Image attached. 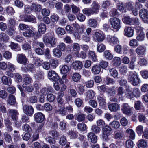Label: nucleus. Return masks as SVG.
I'll return each instance as SVG.
<instances>
[{"label":"nucleus","instance_id":"nucleus-1","mask_svg":"<svg viewBox=\"0 0 148 148\" xmlns=\"http://www.w3.org/2000/svg\"><path fill=\"white\" fill-rule=\"evenodd\" d=\"M127 80L134 86H136L140 83V80L138 77L137 73L135 71L130 72L128 74Z\"/></svg>","mask_w":148,"mask_h":148},{"label":"nucleus","instance_id":"nucleus-2","mask_svg":"<svg viewBox=\"0 0 148 148\" xmlns=\"http://www.w3.org/2000/svg\"><path fill=\"white\" fill-rule=\"evenodd\" d=\"M126 91L127 93L126 94V97L130 99H132L134 97H138L140 96V92L138 88H134L133 92L129 89H127Z\"/></svg>","mask_w":148,"mask_h":148},{"label":"nucleus","instance_id":"nucleus-3","mask_svg":"<svg viewBox=\"0 0 148 148\" xmlns=\"http://www.w3.org/2000/svg\"><path fill=\"white\" fill-rule=\"evenodd\" d=\"M43 40L44 43L50 44L52 47H54L55 46L56 44L55 39L50 34H48L46 35H44Z\"/></svg>","mask_w":148,"mask_h":148},{"label":"nucleus","instance_id":"nucleus-4","mask_svg":"<svg viewBox=\"0 0 148 148\" xmlns=\"http://www.w3.org/2000/svg\"><path fill=\"white\" fill-rule=\"evenodd\" d=\"M110 24L113 28L119 30L121 27L120 20L118 18L112 17L109 20Z\"/></svg>","mask_w":148,"mask_h":148},{"label":"nucleus","instance_id":"nucleus-5","mask_svg":"<svg viewBox=\"0 0 148 148\" xmlns=\"http://www.w3.org/2000/svg\"><path fill=\"white\" fill-rule=\"evenodd\" d=\"M125 36L128 37H133L134 34V29L133 27L128 26L126 27L124 29L123 32Z\"/></svg>","mask_w":148,"mask_h":148},{"label":"nucleus","instance_id":"nucleus-6","mask_svg":"<svg viewBox=\"0 0 148 148\" xmlns=\"http://www.w3.org/2000/svg\"><path fill=\"white\" fill-rule=\"evenodd\" d=\"M121 107V110L123 113L127 115L131 114L132 108L131 107L128 103H124Z\"/></svg>","mask_w":148,"mask_h":148},{"label":"nucleus","instance_id":"nucleus-7","mask_svg":"<svg viewBox=\"0 0 148 148\" xmlns=\"http://www.w3.org/2000/svg\"><path fill=\"white\" fill-rule=\"evenodd\" d=\"M139 13L140 17L144 22L148 23V11L147 10L142 9L140 10Z\"/></svg>","mask_w":148,"mask_h":148},{"label":"nucleus","instance_id":"nucleus-8","mask_svg":"<svg viewBox=\"0 0 148 148\" xmlns=\"http://www.w3.org/2000/svg\"><path fill=\"white\" fill-rule=\"evenodd\" d=\"M16 58L18 62L24 65H25L28 62L27 59L24 54H18Z\"/></svg>","mask_w":148,"mask_h":148},{"label":"nucleus","instance_id":"nucleus-9","mask_svg":"<svg viewBox=\"0 0 148 148\" xmlns=\"http://www.w3.org/2000/svg\"><path fill=\"white\" fill-rule=\"evenodd\" d=\"M91 7L90 8L94 14H97L99 13L100 9V6L98 2L96 1H93Z\"/></svg>","mask_w":148,"mask_h":148},{"label":"nucleus","instance_id":"nucleus-10","mask_svg":"<svg viewBox=\"0 0 148 148\" xmlns=\"http://www.w3.org/2000/svg\"><path fill=\"white\" fill-rule=\"evenodd\" d=\"M48 75L49 78L51 80L56 81L59 79V76L57 73L53 71H49Z\"/></svg>","mask_w":148,"mask_h":148},{"label":"nucleus","instance_id":"nucleus-11","mask_svg":"<svg viewBox=\"0 0 148 148\" xmlns=\"http://www.w3.org/2000/svg\"><path fill=\"white\" fill-rule=\"evenodd\" d=\"M23 111L28 116H31L34 113V110L31 106H25L23 107Z\"/></svg>","mask_w":148,"mask_h":148},{"label":"nucleus","instance_id":"nucleus-12","mask_svg":"<svg viewBox=\"0 0 148 148\" xmlns=\"http://www.w3.org/2000/svg\"><path fill=\"white\" fill-rule=\"evenodd\" d=\"M107 40L110 44L112 45L117 44L119 42L117 37L115 36H109L107 37Z\"/></svg>","mask_w":148,"mask_h":148},{"label":"nucleus","instance_id":"nucleus-13","mask_svg":"<svg viewBox=\"0 0 148 148\" xmlns=\"http://www.w3.org/2000/svg\"><path fill=\"white\" fill-rule=\"evenodd\" d=\"M34 117L35 121L38 123L42 122L45 119V116L44 114L41 112H39L35 113Z\"/></svg>","mask_w":148,"mask_h":148},{"label":"nucleus","instance_id":"nucleus-14","mask_svg":"<svg viewBox=\"0 0 148 148\" xmlns=\"http://www.w3.org/2000/svg\"><path fill=\"white\" fill-rule=\"evenodd\" d=\"M21 18L22 21L25 22H32L33 23L36 22L35 17L33 16H21Z\"/></svg>","mask_w":148,"mask_h":148},{"label":"nucleus","instance_id":"nucleus-15","mask_svg":"<svg viewBox=\"0 0 148 148\" xmlns=\"http://www.w3.org/2000/svg\"><path fill=\"white\" fill-rule=\"evenodd\" d=\"M104 36L102 33L99 32H96L94 37L95 40L96 42H101L104 39Z\"/></svg>","mask_w":148,"mask_h":148},{"label":"nucleus","instance_id":"nucleus-16","mask_svg":"<svg viewBox=\"0 0 148 148\" xmlns=\"http://www.w3.org/2000/svg\"><path fill=\"white\" fill-rule=\"evenodd\" d=\"M109 110L111 112H116L120 108V105L116 103H112L108 106Z\"/></svg>","mask_w":148,"mask_h":148},{"label":"nucleus","instance_id":"nucleus-17","mask_svg":"<svg viewBox=\"0 0 148 148\" xmlns=\"http://www.w3.org/2000/svg\"><path fill=\"white\" fill-rule=\"evenodd\" d=\"M146 50V48L145 47L140 45L136 49V52L138 55L142 56L145 54Z\"/></svg>","mask_w":148,"mask_h":148},{"label":"nucleus","instance_id":"nucleus-18","mask_svg":"<svg viewBox=\"0 0 148 148\" xmlns=\"http://www.w3.org/2000/svg\"><path fill=\"white\" fill-rule=\"evenodd\" d=\"M97 99L100 106L102 107H105L106 103L104 95H100L97 96Z\"/></svg>","mask_w":148,"mask_h":148},{"label":"nucleus","instance_id":"nucleus-19","mask_svg":"<svg viewBox=\"0 0 148 148\" xmlns=\"http://www.w3.org/2000/svg\"><path fill=\"white\" fill-rule=\"evenodd\" d=\"M72 66L73 69L75 70H80L82 67L83 64L79 61H76L73 63Z\"/></svg>","mask_w":148,"mask_h":148},{"label":"nucleus","instance_id":"nucleus-20","mask_svg":"<svg viewBox=\"0 0 148 148\" xmlns=\"http://www.w3.org/2000/svg\"><path fill=\"white\" fill-rule=\"evenodd\" d=\"M97 18L96 19L90 18L89 19L88 21V26L91 27L96 28L97 26Z\"/></svg>","mask_w":148,"mask_h":148},{"label":"nucleus","instance_id":"nucleus-21","mask_svg":"<svg viewBox=\"0 0 148 148\" xmlns=\"http://www.w3.org/2000/svg\"><path fill=\"white\" fill-rule=\"evenodd\" d=\"M88 139L92 143H96L97 141V136L93 132H90L87 135Z\"/></svg>","mask_w":148,"mask_h":148},{"label":"nucleus","instance_id":"nucleus-22","mask_svg":"<svg viewBox=\"0 0 148 148\" xmlns=\"http://www.w3.org/2000/svg\"><path fill=\"white\" fill-rule=\"evenodd\" d=\"M30 29L29 27L23 33V35L26 37H31L33 36L34 33L33 31Z\"/></svg>","mask_w":148,"mask_h":148},{"label":"nucleus","instance_id":"nucleus-23","mask_svg":"<svg viewBox=\"0 0 148 148\" xmlns=\"http://www.w3.org/2000/svg\"><path fill=\"white\" fill-rule=\"evenodd\" d=\"M8 112L11 114L12 118L13 120H17L18 115V112L17 110L13 109H9Z\"/></svg>","mask_w":148,"mask_h":148},{"label":"nucleus","instance_id":"nucleus-24","mask_svg":"<svg viewBox=\"0 0 148 148\" xmlns=\"http://www.w3.org/2000/svg\"><path fill=\"white\" fill-rule=\"evenodd\" d=\"M2 83L5 85L10 86L12 83V80L10 78L8 77L5 75H4L1 78Z\"/></svg>","mask_w":148,"mask_h":148},{"label":"nucleus","instance_id":"nucleus-25","mask_svg":"<svg viewBox=\"0 0 148 148\" xmlns=\"http://www.w3.org/2000/svg\"><path fill=\"white\" fill-rule=\"evenodd\" d=\"M64 92L60 93L58 95L57 98V102L58 103V106L60 105L62 106L64 103V100L62 97L64 95Z\"/></svg>","mask_w":148,"mask_h":148},{"label":"nucleus","instance_id":"nucleus-26","mask_svg":"<svg viewBox=\"0 0 148 148\" xmlns=\"http://www.w3.org/2000/svg\"><path fill=\"white\" fill-rule=\"evenodd\" d=\"M38 29L39 33L44 34L46 31V26L44 23H40L38 25Z\"/></svg>","mask_w":148,"mask_h":148},{"label":"nucleus","instance_id":"nucleus-27","mask_svg":"<svg viewBox=\"0 0 148 148\" xmlns=\"http://www.w3.org/2000/svg\"><path fill=\"white\" fill-rule=\"evenodd\" d=\"M108 70L110 76L115 78H118V73L116 69L113 68H110Z\"/></svg>","mask_w":148,"mask_h":148},{"label":"nucleus","instance_id":"nucleus-28","mask_svg":"<svg viewBox=\"0 0 148 148\" xmlns=\"http://www.w3.org/2000/svg\"><path fill=\"white\" fill-rule=\"evenodd\" d=\"M101 71V68L100 66L98 65H95L93 66L91 69V71L92 73L95 74H99Z\"/></svg>","mask_w":148,"mask_h":148},{"label":"nucleus","instance_id":"nucleus-29","mask_svg":"<svg viewBox=\"0 0 148 148\" xmlns=\"http://www.w3.org/2000/svg\"><path fill=\"white\" fill-rule=\"evenodd\" d=\"M53 56L55 57L59 58L62 55L61 51L58 49L54 48L52 51Z\"/></svg>","mask_w":148,"mask_h":148},{"label":"nucleus","instance_id":"nucleus-30","mask_svg":"<svg viewBox=\"0 0 148 148\" xmlns=\"http://www.w3.org/2000/svg\"><path fill=\"white\" fill-rule=\"evenodd\" d=\"M56 112L62 115H65L66 114V111L65 107L62 106H60L59 109H57L56 110Z\"/></svg>","mask_w":148,"mask_h":148},{"label":"nucleus","instance_id":"nucleus-31","mask_svg":"<svg viewBox=\"0 0 148 148\" xmlns=\"http://www.w3.org/2000/svg\"><path fill=\"white\" fill-rule=\"evenodd\" d=\"M109 125L112 127L115 130L118 129L120 126L119 122L116 121H114L112 122H110Z\"/></svg>","mask_w":148,"mask_h":148},{"label":"nucleus","instance_id":"nucleus-32","mask_svg":"<svg viewBox=\"0 0 148 148\" xmlns=\"http://www.w3.org/2000/svg\"><path fill=\"white\" fill-rule=\"evenodd\" d=\"M31 6L32 11L34 12H39L42 8L41 5L38 4H33Z\"/></svg>","mask_w":148,"mask_h":148},{"label":"nucleus","instance_id":"nucleus-33","mask_svg":"<svg viewBox=\"0 0 148 148\" xmlns=\"http://www.w3.org/2000/svg\"><path fill=\"white\" fill-rule=\"evenodd\" d=\"M76 119L79 122L84 121L85 119V115L82 113L77 114L75 117Z\"/></svg>","mask_w":148,"mask_h":148},{"label":"nucleus","instance_id":"nucleus-34","mask_svg":"<svg viewBox=\"0 0 148 148\" xmlns=\"http://www.w3.org/2000/svg\"><path fill=\"white\" fill-rule=\"evenodd\" d=\"M145 35L143 32H140L138 33L136 37V39L137 40L139 41H142L144 40Z\"/></svg>","mask_w":148,"mask_h":148},{"label":"nucleus","instance_id":"nucleus-35","mask_svg":"<svg viewBox=\"0 0 148 148\" xmlns=\"http://www.w3.org/2000/svg\"><path fill=\"white\" fill-rule=\"evenodd\" d=\"M32 79L30 75L28 74H26L23 76V81L25 83L29 84L32 82Z\"/></svg>","mask_w":148,"mask_h":148},{"label":"nucleus","instance_id":"nucleus-36","mask_svg":"<svg viewBox=\"0 0 148 148\" xmlns=\"http://www.w3.org/2000/svg\"><path fill=\"white\" fill-rule=\"evenodd\" d=\"M95 95V93L91 90L87 91L86 94V96L88 99H93Z\"/></svg>","mask_w":148,"mask_h":148},{"label":"nucleus","instance_id":"nucleus-37","mask_svg":"<svg viewBox=\"0 0 148 148\" xmlns=\"http://www.w3.org/2000/svg\"><path fill=\"white\" fill-rule=\"evenodd\" d=\"M132 18H130L129 16H126L122 18L123 22L126 24H133L132 21Z\"/></svg>","mask_w":148,"mask_h":148},{"label":"nucleus","instance_id":"nucleus-38","mask_svg":"<svg viewBox=\"0 0 148 148\" xmlns=\"http://www.w3.org/2000/svg\"><path fill=\"white\" fill-rule=\"evenodd\" d=\"M126 132L128 134L129 138L133 140L135 139V133L132 130L128 129L126 130Z\"/></svg>","mask_w":148,"mask_h":148},{"label":"nucleus","instance_id":"nucleus-39","mask_svg":"<svg viewBox=\"0 0 148 148\" xmlns=\"http://www.w3.org/2000/svg\"><path fill=\"white\" fill-rule=\"evenodd\" d=\"M70 69L69 67L67 65H64L62 66L60 68V71L63 74H65L69 71Z\"/></svg>","mask_w":148,"mask_h":148},{"label":"nucleus","instance_id":"nucleus-40","mask_svg":"<svg viewBox=\"0 0 148 148\" xmlns=\"http://www.w3.org/2000/svg\"><path fill=\"white\" fill-rule=\"evenodd\" d=\"M8 102L10 105H13L16 102V99L14 96L10 95L8 100Z\"/></svg>","mask_w":148,"mask_h":148},{"label":"nucleus","instance_id":"nucleus-41","mask_svg":"<svg viewBox=\"0 0 148 148\" xmlns=\"http://www.w3.org/2000/svg\"><path fill=\"white\" fill-rule=\"evenodd\" d=\"M89 58L93 62H96L97 60V58L94 52L92 51H89L88 53Z\"/></svg>","mask_w":148,"mask_h":148},{"label":"nucleus","instance_id":"nucleus-42","mask_svg":"<svg viewBox=\"0 0 148 148\" xmlns=\"http://www.w3.org/2000/svg\"><path fill=\"white\" fill-rule=\"evenodd\" d=\"M106 48L105 45L102 43L98 44L97 45V50L99 52H102Z\"/></svg>","mask_w":148,"mask_h":148},{"label":"nucleus","instance_id":"nucleus-43","mask_svg":"<svg viewBox=\"0 0 148 148\" xmlns=\"http://www.w3.org/2000/svg\"><path fill=\"white\" fill-rule=\"evenodd\" d=\"M9 39L8 36L5 33L0 34V40L1 41L5 42H7Z\"/></svg>","mask_w":148,"mask_h":148},{"label":"nucleus","instance_id":"nucleus-44","mask_svg":"<svg viewBox=\"0 0 148 148\" xmlns=\"http://www.w3.org/2000/svg\"><path fill=\"white\" fill-rule=\"evenodd\" d=\"M104 56L106 59L109 60L112 59L113 57V55L111 53L110 51L109 50L105 51L104 52Z\"/></svg>","mask_w":148,"mask_h":148},{"label":"nucleus","instance_id":"nucleus-45","mask_svg":"<svg viewBox=\"0 0 148 148\" xmlns=\"http://www.w3.org/2000/svg\"><path fill=\"white\" fill-rule=\"evenodd\" d=\"M73 51L74 52H75V53L76 55L77 54V53L79 52V51L80 49V47L79 44L77 43L73 44Z\"/></svg>","mask_w":148,"mask_h":148},{"label":"nucleus","instance_id":"nucleus-46","mask_svg":"<svg viewBox=\"0 0 148 148\" xmlns=\"http://www.w3.org/2000/svg\"><path fill=\"white\" fill-rule=\"evenodd\" d=\"M83 13L88 16H90L92 14H94L92 10L90 8H85L83 10Z\"/></svg>","mask_w":148,"mask_h":148},{"label":"nucleus","instance_id":"nucleus-47","mask_svg":"<svg viewBox=\"0 0 148 148\" xmlns=\"http://www.w3.org/2000/svg\"><path fill=\"white\" fill-rule=\"evenodd\" d=\"M123 136V134L120 132L116 131L114 134V138L115 139L119 140L121 139Z\"/></svg>","mask_w":148,"mask_h":148},{"label":"nucleus","instance_id":"nucleus-48","mask_svg":"<svg viewBox=\"0 0 148 148\" xmlns=\"http://www.w3.org/2000/svg\"><path fill=\"white\" fill-rule=\"evenodd\" d=\"M77 126L78 129L81 131H84L87 129L86 125L83 123H78Z\"/></svg>","mask_w":148,"mask_h":148},{"label":"nucleus","instance_id":"nucleus-49","mask_svg":"<svg viewBox=\"0 0 148 148\" xmlns=\"http://www.w3.org/2000/svg\"><path fill=\"white\" fill-rule=\"evenodd\" d=\"M9 46L11 49L16 51H18L20 50V48L17 44H15L13 42H11Z\"/></svg>","mask_w":148,"mask_h":148},{"label":"nucleus","instance_id":"nucleus-50","mask_svg":"<svg viewBox=\"0 0 148 148\" xmlns=\"http://www.w3.org/2000/svg\"><path fill=\"white\" fill-rule=\"evenodd\" d=\"M112 130V128L108 125L105 126L102 129V133H104L108 134H110V132Z\"/></svg>","mask_w":148,"mask_h":148},{"label":"nucleus","instance_id":"nucleus-51","mask_svg":"<svg viewBox=\"0 0 148 148\" xmlns=\"http://www.w3.org/2000/svg\"><path fill=\"white\" fill-rule=\"evenodd\" d=\"M49 134L54 138H57L60 136L59 132L56 130H52L49 131Z\"/></svg>","mask_w":148,"mask_h":148},{"label":"nucleus","instance_id":"nucleus-52","mask_svg":"<svg viewBox=\"0 0 148 148\" xmlns=\"http://www.w3.org/2000/svg\"><path fill=\"white\" fill-rule=\"evenodd\" d=\"M50 64L54 68H55L58 64V62L57 60L52 58L50 60Z\"/></svg>","mask_w":148,"mask_h":148},{"label":"nucleus","instance_id":"nucleus-53","mask_svg":"<svg viewBox=\"0 0 148 148\" xmlns=\"http://www.w3.org/2000/svg\"><path fill=\"white\" fill-rule=\"evenodd\" d=\"M34 63L36 66H40L42 63L43 60L38 57L35 58L34 60Z\"/></svg>","mask_w":148,"mask_h":148},{"label":"nucleus","instance_id":"nucleus-54","mask_svg":"<svg viewBox=\"0 0 148 148\" xmlns=\"http://www.w3.org/2000/svg\"><path fill=\"white\" fill-rule=\"evenodd\" d=\"M56 98V96L50 93L47 95V100L49 102H53Z\"/></svg>","mask_w":148,"mask_h":148},{"label":"nucleus","instance_id":"nucleus-55","mask_svg":"<svg viewBox=\"0 0 148 148\" xmlns=\"http://www.w3.org/2000/svg\"><path fill=\"white\" fill-rule=\"evenodd\" d=\"M113 64L115 66H119L121 64V60L119 57H115L113 59Z\"/></svg>","mask_w":148,"mask_h":148},{"label":"nucleus","instance_id":"nucleus-56","mask_svg":"<svg viewBox=\"0 0 148 148\" xmlns=\"http://www.w3.org/2000/svg\"><path fill=\"white\" fill-rule=\"evenodd\" d=\"M96 124L99 127H103L105 125L104 121L102 119H100L97 120L96 121Z\"/></svg>","mask_w":148,"mask_h":148},{"label":"nucleus","instance_id":"nucleus-57","mask_svg":"<svg viewBox=\"0 0 148 148\" xmlns=\"http://www.w3.org/2000/svg\"><path fill=\"white\" fill-rule=\"evenodd\" d=\"M81 77L80 75L78 73L73 74L72 77L73 80L75 82H77L80 80Z\"/></svg>","mask_w":148,"mask_h":148},{"label":"nucleus","instance_id":"nucleus-58","mask_svg":"<svg viewBox=\"0 0 148 148\" xmlns=\"http://www.w3.org/2000/svg\"><path fill=\"white\" fill-rule=\"evenodd\" d=\"M107 92L108 96L110 97L114 96L116 94L115 90L113 87L108 89Z\"/></svg>","mask_w":148,"mask_h":148},{"label":"nucleus","instance_id":"nucleus-59","mask_svg":"<svg viewBox=\"0 0 148 148\" xmlns=\"http://www.w3.org/2000/svg\"><path fill=\"white\" fill-rule=\"evenodd\" d=\"M138 45V43L137 40L134 39L131 40L129 43V45L131 47H136Z\"/></svg>","mask_w":148,"mask_h":148},{"label":"nucleus","instance_id":"nucleus-60","mask_svg":"<svg viewBox=\"0 0 148 148\" xmlns=\"http://www.w3.org/2000/svg\"><path fill=\"white\" fill-rule=\"evenodd\" d=\"M59 143L60 145L62 146L65 145L67 143V140L65 136H62L60 139Z\"/></svg>","mask_w":148,"mask_h":148},{"label":"nucleus","instance_id":"nucleus-61","mask_svg":"<svg viewBox=\"0 0 148 148\" xmlns=\"http://www.w3.org/2000/svg\"><path fill=\"white\" fill-rule=\"evenodd\" d=\"M126 7L127 9L130 10H132L135 9L134 3L132 2L127 3L126 4Z\"/></svg>","mask_w":148,"mask_h":148},{"label":"nucleus","instance_id":"nucleus-62","mask_svg":"<svg viewBox=\"0 0 148 148\" xmlns=\"http://www.w3.org/2000/svg\"><path fill=\"white\" fill-rule=\"evenodd\" d=\"M146 146L147 143L144 140L138 141V148H145Z\"/></svg>","mask_w":148,"mask_h":148},{"label":"nucleus","instance_id":"nucleus-63","mask_svg":"<svg viewBox=\"0 0 148 148\" xmlns=\"http://www.w3.org/2000/svg\"><path fill=\"white\" fill-rule=\"evenodd\" d=\"M125 90L122 87H119L117 90V95L119 98L122 97V95L124 93Z\"/></svg>","mask_w":148,"mask_h":148},{"label":"nucleus","instance_id":"nucleus-64","mask_svg":"<svg viewBox=\"0 0 148 148\" xmlns=\"http://www.w3.org/2000/svg\"><path fill=\"white\" fill-rule=\"evenodd\" d=\"M92 131L95 133H99L100 132V129L99 127L96 125L92 126L91 128Z\"/></svg>","mask_w":148,"mask_h":148}]
</instances>
